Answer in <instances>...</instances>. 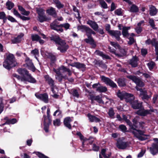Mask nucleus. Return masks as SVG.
<instances>
[{
  "mask_svg": "<svg viewBox=\"0 0 158 158\" xmlns=\"http://www.w3.org/2000/svg\"><path fill=\"white\" fill-rule=\"evenodd\" d=\"M123 119L130 126L131 128V131L134 135V136L139 139L141 140H144L145 139L143 137L144 135V131L135 129L138 127L137 125L138 118L136 117L133 120V125H132L130 121L127 119L126 116L125 115H123Z\"/></svg>",
  "mask_w": 158,
  "mask_h": 158,
  "instance_id": "nucleus-1",
  "label": "nucleus"
},
{
  "mask_svg": "<svg viewBox=\"0 0 158 158\" xmlns=\"http://www.w3.org/2000/svg\"><path fill=\"white\" fill-rule=\"evenodd\" d=\"M127 77L131 80L136 84L137 86L135 87V88L137 90L140 91V95L142 97L143 100H148L151 97V96H149L147 95V91L145 89H143L138 87V86L142 87L144 85L143 82L135 76L132 75L128 76Z\"/></svg>",
  "mask_w": 158,
  "mask_h": 158,
  "instance_id": "nucleus-2",
  "label": "nucleus"
},
{
  "mask_svg": "<svg viewBox=\"0 0 158 158\" xmlns=\"http://www.w3.org/2000/svg\"><path fill=\"white\" fill-rule=\"evenodd\" d=\"M18 71L19 74L23 76V77H21L16 74H14L13 76L17 78L18 80L24 82L28 81L33 83L36 82V80L29 73L28 71L25 69H18Z\"/></svg>",
  "mask_w": 158,
  "mask_h": 158,
  "instance_id": "nucleus-3",
  "label": "nucleus"
},
{
  "mask_svg": "<svg viewBox=\"0 0 158 158\" xmlns=\"http://www.w3.org/2000/svg\"><path fill=\"white\" fill-rule=\"evenodd\" d=\"M17 64L18 63L14 55L12 54L9 53L6 55L3 62V66L5 69L9 70Z\"/></svg>",
  "mask_w": 158,
  "mask_h": 158,
  "instance_id": "nucleus-4",
  "label": "nucleus"
},
{
  "mask_svg": "<svg viewBox=\"0 0 158 158\" xmlns=\"http://www.w3.org/2000/svg\"><path fill=\"white\" fill-rule=\"evenodd\" d=\"M53 40L59 44L57 49L61 52H64L67 51L69 46L64 41L61 40L59 36H56L53 37Z\"/></svg>",
  "mask_w": 158,
  "mask_h": 158,
  "instance_id": "nucleus-5",
  "label": "nucleus"
},
{
  "mask_svg": "<svg viewBox=\"0 0 158 158\" xmlns=\"http://www.w3.org/2000/svg\"><path fill=\"white\" fill-rule=\"evenodd\" d=\"M37 11L38 14V20L42 23L50 20V19L47 18L44 15V10L43 9L40 8L37 9Z\"/></svg>",
  "mask_w": 158,
  "mask_h": 158,
  "instance_id": "nucleus-6",
  "label": "nucleus"
},
{
  "mask_svg": "<svg viewBox=\"0 0 158 158\" xmlns=\"http://www.w3.org/2000/svg\"><path fill=\"white\" fill-rule=\"evenodd\" d=\"M77 135L79 136L80 139L82 141V147H85V146L88 143L91 144L93 142L94 140V138L90 137L89 139H87L84 137L80 132H78Z\"/></svg>",
  "mask_w": 158,
  "mask_h": 158,
  "instance_id": "nucleus-7",
  "label": "nucleus"
},
{
  "mask_svg": "<svg viewBox=\"0 0 158 158\" xmlns=\"http://www.w3.org/2000/svg\"><path fill=\"white\" fill-rule=\"evenodd\" d=\"M145 43L147 44H152V46H155V51L156 52L157 57L156 60H158V44L156 40L154 39H153L151 40L150 39H148L145 41Z\"/></svg>",
  "mask_w": 158,
  "mask_h": 158,
  "instance_id": "nucleus-8",
  "label": "nucleus"
},
{
  "mask_svg": "<svg viewBox=\"0 0 158 158\" xmlns=\"http://www.w3.org/2000/svg\"><path fill=\"white\" fill-rule=\"evenodd\" d=\"M153 140L157 144H153L150 148V151L152 154L155 155L158 152V139L154 138Z\"/></svg>",
  "mask_w": 158,
  "mask_h": 158,
  "instance_id": "nucleus-9",
  "label": "nucleus"
},
{
  "mask_svg": "<svg viewBox=\"0 0 158 158\" xmlns=\"http://www.w3.org/2000/svg\"><path fill=\"white\" fill-rule=\"evenodd\" d=\"M36 97L40 100L46 103L48 102V95L46 93L40 94L36 93L35 94Z\"/></svg>",
  "mask_w": 158,
  "mask_h": 158,
  "instance_id": "nucleus-10",
  "label": "nucleus"
},
{
  "mask_svg": "<svg viewBox=\"0 0 158 158\" xmlns=\"http://www.w3.org/2000/svg\"><path fill=\"white\" fill-rule=\"evenodd\" d=\"M101 77L102 81L107 85L112 87H117L116 85L109 78L106 77L104 76H102Z\"/></svg>",
  "mask_w": 158,
  "mask_h": 158,
  "instance_id": "nucleus-11",
  "label": "nucleus"
},
{
  "mask_svg": "<svg viewBox=\"0 0 158 158\" xmlns=\"http://www.w3.org/2000/svg\"><path fill=\"white\" fill-rule=\"evenodd\" d=\"M58 23L57 20H54L50 25L51 28L57 31L63 32V29L61 28H60V25H58Z\"/></svg>",
  "mask_w": 158,
  "mask_h": 158,
  "instance_id": "nucleus-12",
  "label": "nucleus"
},
{
  "mask_svg": "<svg viewBox=\"0 0 158 158\" xmlns=\"http://www.w3.org/2000/svg\"><path fill=\"white\" fill-rule=\"evenodd\" d=\"M24 35V34L23 33H21L17 37L12 38L11 40L12 43L15 44L20 43L24 39L23 38Z\"/></svg>",
  "mask_w": 158,
  "mask_h": 158,
  "instance_id": "nucleus-13",
  "label": "nucleus"
},
{
  "mask_svg": "<svg viewBox=\"0 0 158 158\" xmlns=\"http://www.w3.org/2000/svg\"><path fill=\"white\" fill-rule=\"evenodd\" d=\"M26 64L27 65V68L32 71L34 72L35 70V68L33 64L31 62V60H30L28 57H27L25 59Z\"/></svg>",
  "mask_w": 158,
  "mask_h": 158,
  "instance_id": "nucleus-14",
  "label": "nucleus"
},
{
  "mask_svg": "<svg viewBox=\"0 0 158 158\" xmlns=\"http://www.w3.org/2000/svg\"><path fill=\"white\" fill-rule=\"evenodd\" d=\"M87 23L94 31H98V26L96 23L91 20H89L87 22Z\"/></svg>",
  "mask_w": 158,
  "mask_h": 158,
  "instance_id": "nucleus-15",
  "label": "nucleus"
},
{
  "mask_svg": "<svg viewBox=\"0 0 158 158\" xmlns=\"http://www.w3.org/2000/svg\"><path fill=\"white\" fill-rule=\"evenodd\" d=\"M128 143L127 142L121 141H118L116 146L118 148L120 149H124L128 146Z\"/></svg>",
  "mask_w": 158,
  "mask_h": 158,
  "instance_id": "nucleus-16",
  "label": "nucleus"
},
{
  "mask_svg": "<svg viewBox=\"0 0 158 158\" xmlns=\"http://www.w3.org/2000/svg\"><path fill=\"white\" fill-rule=\"evenodd\" d=\"M73 120V118L70 117H67L64 120V125L65 127H68L69 129H71V126L70 123Z\"/></svg>",
  "mask_w": 158,
  "mask_h": 158,
  "instance_id": "nucleus-17",
  "label": "nucleus"
},
{
  "mask_svg": "<svg viewBox=\"0 0 158 158\" xmlns=\"http://www.w3.org/2000/svg\"><path fill=\"white\" fill-rule=\"evenodd\" d=\"M110 35L113 37H115L117 40H120V35H121V32L118 31H110Z\"/></svg>",
  "mask_w": 158,
  "mask_h": 158,
  "instance_id": "nucleus-18",
  "label": "nucleus"
},
{
  "mask_svg": "<svg viewBox=\"0 0 158 158\" xmlns=\"http://www.w3.org/2000/svg\"><path fill=\"white\" fill-rule=\"evenodd\" d=\"M46 13L54 18H56L57 16V13L55 9L52 7H50L47 9L46 10Z\"/></svg>",
  "mask_w": 158,
  "mask_h": 158,
  "instance_id": "nucleus-19",
  "label": "nucleus"
},
{
  "mask_svg": "<svg viewBox=\"0 0 158 158\" xmlns=\"http://www.w3.org/2000/svg\"><path fill=\"white\" fill-rule=\"evenodd\" d=\"M57 70H59L61 73H64L66 72H68V74L69 76L71 75L72 73L71 70L69 69H68L64 66H62L60 67L58 69H56Z\"/></svg>",
  "mask_w": 158,
  "mask_h": 158,
  "instance_id": "nucleus-20",
  "label": "nucleus"
},
{
  "mask_svg": "<svg viewBox=\"0 0 158 158\" xmlns=\"http://www.w3.org/2000/svg\"><path fill=\"white\" fill-rule=\"evenodd\" d=\"M53 70L56 74V79L59 82H61L63 78L62 74L59 70H57L55 69H53ZM64 78H65L64 77Z\"/></svg>",
  "mask_w": 158,
  "mask_h": 158,
  "instance_id": "nucleus-21",
  "label": "nucleus"
},
{
  "mask_svg": "<svg viewBox=\"0 0 158 158\" xmlns=\"http://www.w3.org/2000/svg\"><path fill=\"white\" fill-rule=\"evenodd\" d=\"M90 99L92 102L93 101L95 100L99 103L103 104L104 103L102 99L101 96L100 95L91 96Z\"/></svg>",
  "mask_w": 158,
  "mask_h": 158,
  "instance_id": "nucleus-22",
  "label": "nucleus"
},
{
  "mask_svg": "<svg viewBox=\"0 0 158 158\" xmlns=\"http://www.w3.org/2000/svg\"><path fill=\"white\" fill-rule=\"evenodd\" d=\"M150 113V111L148 110H145L144 109H141L137 111L136 114L142 116H145Z\"/></svg>",
  "mask_w": 158,
  "mask_h": 158,
  "instance_id": "nucleus-23",
  "label": "nucleus"
},
{
  "mask_svg": "<svg viewBox=\"0 0 158 158\" xmlns=\"http://www.w3.org/2000/svg\"><path fill=\"white\" fill-rule=\"evenodd\" d=\"M94 53L96 55L101 56L103 59H110V57L109 56H108V55L104 54L102 52L100 51L99 50H96Z\"/></svg>",
  "mask_w": 158,
  "mask_h": 158,
  "instance_id": "nucleus-24",
  "label": "nucleus"
},
{
  "mask_svg": "<svg viewBox=\"0 0 158 158\" xmlns=\"http://www.w3.org/2000/svg\"><path fill=\"white\" fill-rule=\"evenodd\" d=\"M7 100H5L2 98H0V114L3 110L4 106L7 104Z\"/></svg>",
  "mask_w": 158,
  "mask_h": 158,
  "instance_id": "nucleus-25",
  "label": "nucleus"
},
{
  "mask_svg": "<svg viewBox=\"0 0 158 158\" xmlns=\"http://www.w3.org/2000/svg\"><path fill=\"white\" fill-rule=\"evenodd\" d=\"M132 107L134 109H137L140 107L142 105V103H138V101H132L130 103Z\"/></svg>",
  "mask_w": 158,
  "mask_h": 158,
  "instance_id": "nucleus-26",
  "label": "nucleus"
},
{
  "mask_svg": "<svg viewBox=\"0 0 158 158\" xmlns=\"http://www.w3.org/2000/svg\"><path fill=\"white\" fill-rule=\"evenodd\" d=\"M44 129L45 132H48L49 125L51 124V123L49 124V120H48V122L47 123V119L46 116H44Z\"/></svg>",
  "mask_w": 158,
  "mask_h": 158,
  "instance_id": "nucleus-27",
  "label": "nucleus"
},
{
  "mask_svg": "<svg viewBox=\"0 0 158 158\" xmlns=\"http://www.w3.org/2000/svg\"><path fill=\"white\" fill-rule=\"evenodd\" d=\"M117 95L118 97H119L121 100H123L124 99L125 96H129V95L127 94V93L123 91L121 92L119 90L117 93Z\"/></svg>",
  "mask_w": 158,
  "mask_h": 158,
  "instance_id": "nucleus-28",
  "label": "nucleus"
},
{
  "mask_svg": "<svg viewBox=\"0 0 158 158\" xmlns=\"http://www.w3.org/2000/svg\"><path fill=\"white\" fill-rule=\"evenodd\" d=\"M138 59L136 57H133V58L130 60L129 63L132 67H136L138 65Z\"/></svg>",
  "mask_w": 158,
  "mask_h": 158,
  "instance_id": "nucleus-29",
  "label": "nucleus"
},
{
  "mask_svg": "<svg viewBox=\"0 0 158 158\" xmlns=\"http://www.w3.org/2000/svg\"><path fill=\"white\" fill-rule=\"evenodd\" d=\"M87 116L89 118V120L90 122H99L100 121V119L92 115L89 114H87Z\"/></svg>",
  "mask_w": 158,
  "mask_h": 158,
  "instance_id": "nucleus-30",
  "label": "nucleus"
},
{
  "mask_svg": "<svg viewBox=\"0 0 158 158\" xmlns=\"http://www.w3.org/2000/svg\"><path fill=\"white\" fill-rule=\"evenodd\" d=\"M74 66L76 67L77 68L81 69L83 71L85 70V65L79 62L75 63L74 64Z\"/></svg>",
  "mask_w": 158,
  "mask_h": 158,
  "instance_id": "nucleus-31",
  "label": "nucleus"
},
{
  "mask_svg": "<svg viewBox=\"0 0 158 158\" xmlns=\"http://www.w3.org/2000/svg\"><path fill=\"white\" fill-rule=\"evenodd\" d=\"M130 28V27H123L122 33L124 37H129V34L128 33V30Z\"/></svg>",
  "mask_w": 158,
  "mask_h": 158,
  "instance_id": "nucleus-32",
  "label": "nucleus"
},
{
  "mask_svg": "<svg viewBox=\"0 0 158 158\" xmlns=\"http://www.w3.org/2000/svg\"><path fill=\"white\" fill-rule=\"evenodd\" d=\"M127 95H129V96H125L124 99H125L126 102H129L131 103L132 101H134V97L132 94L127 93Z\"/></svg>",
  "mask_w": 158,
  "mask_h": 158,
  "instance_id": "nucleus-33",
  "label": "nucleus"
},
{
  "mask_svg": "<svg viewBox=\"0 0 158 158\" xmlns=\"http://www.w3.org/2000/svg\"><path fill=\"white\" fill-rule=\"evenodd\" d=\"M150 14L151 16H154L156 15L157 11L155 7L151 6L150 8Z\"/></svg>",
  "mask_w": 158,
  "mask_h": 158,
  "instance_id": "nucleus-34",
  "label": "nucleus"
},
{
  "mask_svg": "<svg viewBox=\"0 0 158 158\" xmlns=\"http://www.w3.org/2000/svg\"><path fill=\"white\" fill-rule=\"evenodd\" d=\"M88 39H85V41L87 43H89L92 45V47L95 48L96 46V44H95L94 40L90 37V36H89V38Z\"/></svg>",
  "mask_w": 158,
  "mask_h": 158,
  "instance_id": "nucleus-35",
  "label": "nucleus"
},
{
  "mask_svg": "<svg viewBox=\"0 0 158 158\" xmlns=\"http://www.w3.org/2000/svg\"><path fill=\"white\" fill-rule=\"evenodd\" d=\"M17 121L16 119L15 118H13L12 119H10L9 120H8L4 123L1 124L0 126H2L6 124H14L15 123H16Z\"/></svg>",
  "mask_w": 158,
  "mask_h": 158,
  "instance_id": "nucleus-36",
  "label": "nucleus"
},
{
  "mask_svg": "<svg viewBox=\"0 0 158 158\" xmlns=\"http://www.w3.org/2000/svg\"><path fill=\"white\" fill-rule=\"evenodd\" d=\"M45 78L49 84L52 86L53 87L54 85V81L52 79L48 76L45 77Z\"/></svg>",
  "mask_w": 158,
  "mask_h": 158,
  "instance_id": "nucleus-37",
  "label": "nucleus"
},
{
  "mask_svg": "<svg viewBox=\"0 0 158 158\" xmlns=\"http://www.w3.org/2000/svg\"><path fill=\"white\" fill-rule=\"evenodd\" d=\"M96 90L99 92L102 93L106 91L107 89L105 86H99L97 88V89H96Z\"/></svg>",
  "mask_w": 158,
  "mask_h": 158,
  "instance_id": "nucleus-38",
  "label": "nucleus"
},
{
  "mask_svg": "<svg viewBox=\"0 0 158 158\" xmlns=\"http://www.w3.org/2000/svg\"><path fill=\"white\" fill-rule=\"evenodd\" d=\"M53 1L56 4V6L58 9H60L63 7L64 5L61 4L58 0H53Z\"/></svg>",
  "mask_w": 158,
  "mask_h": 158,
  "instance_id": "nucleus-39",
  "label": "nucleus"
},
{
  "mask_svg": "<svg viewBox=\"0 0 158 158\" xmlns=\"http://www.w3.org/2000/svg\"><path fill=\"white\" fill-rule=\"evenodd\" d=\"M14 6V4L9 1H8L6 4V8L9 10H10Z\"/></svg>",
  "mask_w": 158,
  "mask_h": 158,
  "instance_id": "nucleus-40",
  "label": "nucleus"
},
{
  "mask_svg": "<svg viewBox=\"0 0 158 158\" xmlns=\"http://www.w3.org/2000/svg\"><path fill=\"white\" fill-rule=\"evenodd\" d=\"M118 83L119 86H124L126 85L125 79H119L118 81Z\"/></svg>",
  "mask_w": 158,
  "mask_h": 158,
  "instance_id": "nucleus-41",
  "label": "nucleus"
},
{
  "mask_svg": "<svg viewBox=\"0 0 158 158\" xmlns=\"http://www.w3.org/2000/svg\"><path fill=\"white\" fill-rule=\"evenodd\" d=\"M108 49L109 50V51L110 52L115 54L118 57H120L121 56V55L117 53L116 52L115 49L112 48H111L109 46L108 47Z\"/></svg>",
  "mask_w": 158,
  "mask_h": 158,
  "instance_id": "nucleus-42",
  "label": "nucleus"
},
{
  "mask_svg": "<svg viewBox=\"0 0 158 158\" xmlns=\"http://www.w3.org/2000/svg\"><path fill=\"white\" fill-rule=\"evenodd\" d=\"M130 11L132 12H137L139 11L138 7L135 5H133L130 7Z\"/></svg>",
  "mask_w": 158,
  "mask_h": 158,
  "instance_id": "nucleus-43",
  "label": "nucleus"
},
{
  "mask_svg": "<svg viewBox=\"0 0 158 158\" xmlns=\"http://www.w3.org/2000/svg\"><path fill=\"white\" fill-rule=\"evenodd\" d=\"M115 113L112 108H110L108 111V114L110 118H114Z\"/></svg>",
  "mask_w": 158,
  "mask_h": 158,
  "instance_id": "nucleus-44",
  "label": "nucleus"
},
{
  "mask_svg": "<svg viewBox=\"0 0 158 158\" xmlns=\"http://www.w3.org/2000/svg\"><path fill=\"white\" fill-rule=\"evenodd\" d=\"M99 2L102 8L104 9L107 8V5L104 0H99Z\"/></svg>",
  "mask_w": 158,
  "mask_h": 158,
  "instance_id": "nucleus-45",
  "label": "nucleus"
},
{
  "mask_svg": "<svg viewBox=\"0 0 158 158\" xmlns=\"http://www.w3.org/2000/svg\"><path fill=\"white\" fill-rule=\"evenodd\" d=\"M32 40L33 41H38L40 39V37L37 35L32 34L31 35Z\"/></svg>",
  "mask_w": 158,
  "mask_h": 158,
  "instance_id": "nucleus-46",
  "label": "nucleus"
},
{
  "mask_svg": "<svg viewBox=\"0 0 158 158\" xmlns=\"http://www.w3.org/2000/svg\"><path fill=\"white\" fill-rule=\"evenodd\" d=\"M60 28H61L62 27H64L66 30H67L69 29L70 25L68 23H66L63 24H60Z\"/></svg>",
  "mask_w": 158,
  "mask_h": 158,
  "instance_id": "nucleus-47",
  "label": "nucleus"
},
{
  "mask_svg": "<svg viewBox=\"0 0 158 158\" xmlns=\"http://www.w3.org/2000/svg\"><path fill=\"white\" fill-rule=\"evenodd\" d=\"M87 27L84 25H80L78 26L77 27V29L78 30H80L82 32H85L86 29Z\"/></svg>",
  "mask_w": 158,
  "mask_h": 158,
  "instance_id": "nucleus-48",
  "label": "nucleus"
},
{
  "mask_svg": "<svg viewBox=\"0 0 158 158\" xmlns=\"http://www.w3.org/2000/svg\"><path fill=\"white\" fill-rule=\"evenodd\" d=\"M33 153L35 154L40 158H48L47 156L39 152H34Z\"/></svg>",
  "mask_w": 158,
  "mask_h": 158,
  "instance_id": "nucleus-49",
  "label": "nucleus"
},
{
  "mask_svg": "<svg viewBox=\"0 0 158 158\" xmlns=\"http://www.w3.org/2000/svg\"><path fill=\"white\" fill-rule=\"evenodd\" d=\"M73 10L74 12H76L77 13V15H76V18L78 19H80V18H81V16H80V15L79 13V11H78V9L76 7H75L74 6H73Z\"/></svg>",
  "mask_w": 158,
  "mask_h": 158,
  "instance_id": "nucleus-50",
  "label": "nucleus"
},
{
  "mask_svg": "<svg viewBox=\"0 0 158 158\" xmlns=\"http://www.w3.org/2000/svg\"><path fill=\"white\" fill-rule=\"evenodd\" d=\"M0 19H3L4 22L6 20V14L4 12H0Z\"/></svg>",
  "mask_w": 158,
  "mask_h": 158,
  "instance_id": "nucleus-51",
  "label": "nucleus"
},
{
  "mask_svg": "<svg viewBox=\"0 0 158 158\" xmlns=\"http://www.w3.org/2000/svg\"><path fill=\"white\" fill-rule=\"evenodd\" d=\"M92 31V30L89 27H87L86 29L85 32L86 33V34L88 36V38H89V36H90V33Z\"/></svg>",
  "mask_w": 158,
  "mask_h": 158,
  "instance_id": "nucleus-52",
  "label": "nucleus"
},
{
  "mask_svg": "<svg viewBox=\"0 0 158 158\" xmlns=\"http://www.w3.org/2000/svg\"><path fill=\"white\" fill-rule=\"evenodd\" d=\"M150 70L152 69L155 65V63L153 61L151 62L148 63L147 64Z\"/></svg>",
  "mask_w": 158,
  "mask_h": 158,
  "instance_id": "nucleus-53",
  "label": "nucleus"
},
{
  "mask_svg": "<svg viewBox=\"0 0 158 158\" xmlns=\"http://www.w3.org/2000/svg\"><path fill=\"white\" fill-rule=\"evenodd\" d=\"M60 124L61 123L59 119H57L53 121V124L55 126H59Z\"/></svg>",
  "mask_w": 158,
  "mask_h": 158,
  "instance_id": "nucleus-54",
  "label": "nucleus"
},
{
  "mask_svg": "<svg viewBox=\"0 0 158 158\" xmlns=\"http://www.w3.org/2000/svg\"><path fill=\"white\" fill-rule=\"evenodd\" d=\"M31 53L35 56L36 59H37V56H38L39 54V51L38 49H35L31 51Z\"/></svg>",
  "mask_w": 158,
  "mask_h": 158,
  "instance_id": "nucleus-55",
  "label": "nucleus"
},
{
  "mask_svg": "<svg viewBox=\"0 0 158 158\" xmlns=\"http://www.w3.org/2000/svg\"><path fill=\"white\" fill-rule=\"evenodd\" d=\"M110 44L111 45L114 47L115 48H119V45L118 44L115 42L111 41Z\"/></svg>",
  "mask_w": 158,
  "mask_h": 158,
  "instance_id": "nucleus-56",
  "label": "nucleus"
},
{
  "mask_svg": "<svg viewBox=\"0 0 158 158\" xmlns=\"http://www.w3.org/2000/svg\"><path fill=\"white\" fill-rule=\"evenodd\" d=\"M146 150L144 149H142L141 151L138 155V157H142L145 153V152Z\"/></svg>",
  "mask_w": 158,
  "mask_h": 158,
  "instance_id": "nucleus-57",
  "label": "nucleus"
},
{
  "mask_svg": "<svg viewBox=\"0 0 158 158\" xmlns=\"http://www.w3.org/2000/svg\"><path fill=\"white\" fill-rule=\"evenodd\" d=\"M128 38L129 40V41L128 42V44L131 45L135 42L134 40L132 37H130Z\"/></svg>",
  "mask_w": 158,
  "mask_h": 158,
  "instance_id": "nucleus-58",
  "label": "nucleus"
},
{
  "mask_svg": "<svg viewBox=\"0 0 158 158\" xmlns=\"http://www.w3.org/2000/svg\"><path fill=\"white\" fill-rule=\"evenodd\" d=\"M149 22L150 25L151 26V27L153 28H154L155 27V25L154 24V20L152 19H149Z\"/></svg>",
  "mask_w": 158,
  "mask_h": 158,
  "instance_id": "nucleus-59",
  "label": "nucleus"
},
{
  "mask_svg": "<svg viewBox=\"0 0 158 158\" xmlns=\"http://www.w3.org/2000/svg\"><path fill=\"white\" fill-rule=\"evenodd\" d=\"M73 96L77 98L79 97V94L76 90L74 89L73 92Z\"/></svg>",
  "mask_w": 158,
  "mask_h": 158,
  "instance_id": "nucleus-60",
  "label": "nucleus"
},
{
  "mask_svg": "<svg viewBox=\"0 0 158 158\" xmlns=\"http://www.w3.org/2000/svg\"><path fill=\"white\" fill-rule=\"evenodd\" d=\"M119 128L123 132H125L127 130L126 127L124 125H120L119 126Z\"/></svg>",
  "mask_w": 158,
  "mask_h": 158,
  "instance_id": "nucleus-61",
  "label": "nucleus"
},
{
  "mask_svg": "<svg viewBox=\"0 0 158 158\" xmlns=\"http://www.w3.org/2000/svg\"><path fill=\"white\" fill-rule=\"evenodd\" d=\"M7 19L11 22H17V21L13 17L10 16H8L7 17Z\"/></svg>",
  "mask_w": 158,
  "mask_h": 158,
  "instance_id": "nucleus-62",
  "label": "nucleus"
},
{
  "mask_svg": "<svg viewBox=\"0 0 158 158\" xmlns=\"http://www.w3.org/2000/svg\"><path fill=\"white\" fill-rule=\"evenodd\" d=\"M115 14L118 15H121L122 12L121 9H118L114 11Z\"/></svg>",
  "mask_w": 158,
  "mask_h": 158,
  "instance_id": "nucleus-63",
  "label": "nucleus"
},
{
  "mask_svg": "<svg viewBox=\"0 0 158 158\" xmlns=\"http://www.w3.org/2000/svg\"><path fill=\"white\" fill-rule=\"evenodd\" d=\"M21 156L22 158H31V156L26 153H24L23 155L21 154Z\"/></svg>",
  "mask_w": 158,
  "mask_h": 158,
  "instance_id": "nucleus-64",
  "label": "nucleus"
}]
</instances>
